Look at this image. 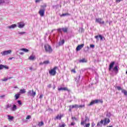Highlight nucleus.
<instances>
[{"mask_svg": "<svg viewBox=\"0 0 127 127\" xmlns=\"http://www.w3.org/2000/svg\"><path fill=\"white\" fill-rule=\"evenodd\" d=\"M46 4H45L42 6H41V8L39 11V14H40V16L43 17L44 16V14H45V10L46 8Z\"/></svg>", "mask_w": 127, "mask_h": 127, "instance_id": "nucleus-1", "label": "nucleus"}, {"mask_svg": "<svg viewBox=\"0 0 127 127\" xmlns=\"http://www.w3.org/2000/svg\"><path fill=\"white\" fill-rule=\"evenodd\" d=\"M44 48L45 49L46 52H47L48 53H52V52L53 51L51 46L48 44L45 45Z\"/></svg>", "mask_w": 127, "mask_h": 127, "instance_id": "nucleus-2", "label": "nucleus"}, {"mask_svg": "<svg viewBox=\"0 0 127 127\" xmlns=\"http://www.w3.org/2000/svg\"><path fill=\"white\" fill-rule=\"evenodd\" d=\"M58 68V67L55 66L53 69H51L49 71V73L51 76H55L56 75V71H57V69Z\"/></svg>", "mask_w": 127, "mask_h": 127, "instance_id": "nucleus-3", "label": "nucleus"}, {"mask_svg": "<svg viewBox=\"0 0 127 127\" xmlns=\"http://www.w3.org/2000/svg\"><path fill=\"white\" fill-rule=\"evenodd\" d=\"M98 103H101V104H103V100H92L90 102L89 104L88 105V106H93V105H95V104H98Z\"/></svg>", "mask_w": 127, "mask_h": 127, "instance_id": "nucleus-4", "label": "nucleus"}, {"mask_svg": "<svg viewBox=\"0 0 127 127\" xmlns=\"http://www.w3.org/2000/svg\"><path fill=\"white\" fill-rule=\"evenodd\" d=\"M12 51L11 50L4 51L0 53L1 56H5L6 55H8V54H11Z\"/></svg>", "mask_w": 127, "mask_h": 127, "instance_id": "nucleus-5", "label": "nucleus"}, {"mask_svg": "<svg viewBox=\"0 0 127 127\" xmlns=\"http://www.w3.org/2000/svg\"><path fill=\"white\" fill-rule=\"evenodd\" d=\"M28 96H30V97L32 96L34 98L35 96H36V92L33 91V90L32 91L29 90L27 93Z\"/></svg>", "mask_w": 127, "mask_h": 127, "instance_id": "nucleus-6", "label": "nucleus"}, {"mask_svg": "<svg viewBox=\"0 0 127 127\" xmlns=\"http://www.w3.org/2000/svg\"><path fill=\"white\" fill-rule=\"evenodd\" d=\"M17 26L19 28H23L25 26V23L23 22H19L17 23Z\"/></svg>", "mask_w": 127, "mask_h": 127, "instance_id": "nucleus-7", "label": "nucleus"}, {"mask_svg": "<svg viewBox=\"0 0 127 127\" xmlns=\"http://www.w3.org/2000/svg\"><path fill=\"white\" fill-rule=\"evenodd\" d=\"M95 21L100 24H104L105 23V21H102V18H96Z\"/></svg>", "mask_w": 127, "mask_h": 127, "instance_id": "nucleus-8", "label": "nucleus"}, {"mask_svg": "<svg viewBox=\"0 0 127 127\" xmlns=\"http://www.w3.org/2000/svg\"><path fill=\"white\" fill-rule=\"evenodd\" d=\"M85 120H82L81 122V126H84V125L86 124V122H89V118L87 117H85Z\"/></svg>", "mask_w": 127, "mask_h": 127, "instance_id": "nucleus-9", "label": "nucleus"}, {"mask_svg": "<svg viewBox=\"0 0 127 127\" xmlns=\"http://www.w3.org/2000/svg\"><path fill=\"white\" fill-rule=\"evenodd\" d=\"M85 120H82L81 122V126H84V125L86 124V122H89V118L87 117H85Z\"/></svg>", "mask_w": 127, "mask_h": 127, "instance_id": "nucleus-10", "label": "nucleus"}, {"mask_svg": "<svg viewBox=\"0 0 127 127\" xmlns=\"http://www.w3.org/2000/svg\"><path fill=\"white\" fill-rule=\"evenodd\" d=\"M85 120H82L81 122V126H84V125L86 124V122H89V118L87 117H85Z\"/></svg>", "mask_w": 127, "mask_h": 127, "instance_id": "nucleus-11", "label": "nucleus"}, {"mask_svg": "<svg viewBox=\"0 0 127 127\" xmlns=\"http://www.w3.org/2000/svg\"><path fill=\"white\" fill-rule=\"evenodd\" d=\"M115 62H112L109 66V70L111 71V70H112V69H113V68H114V66L115 65Z\"/></svg>", "mask_w": 127, "mask_h": 127, "instance_id": "nucleus-12", "label": "nucleus"}, {"mask_svg": "<svg viewBox=\"0 0 127 127\" xmlns=\"http://www.w3.org/2000/svg\"><path fill=\"white\" fill-rule=\"evenodd\" d=\"M95 39H96V40L97 41H99V38H100V40H103V39H104V40H105V38L103 37V36H102L101 35H99V36H95Z\"/></svg>", "mask_w": 127, "mask_h": 127, "instance_id": "nucleus-13", "label": "nucleus"}, {"mask_svg": "<svg viewBox=\"0 0 127 127\" xmlns=\"http://www.w3.org/2000/svg\"><path fill=\"white\" fill-rule=\"evenodd\" d=\"M4 68L5 69H9V67L7 66L6 65H3V64H0V70H2Z\"/></svg>", "mask_w": 127, "mask_h": 127, "instance_id": "nucleus-14", "label": "nucleus"}, {"mask_svg": "<svg viewBox=\"0 0 127 127\" xmlns=\"http://www.w3.org/2000/svg\"><path fill=\"white\" fill-rule=\"evenodd\" d=\"M118 65H116L114 68H113V71L115 74H118L119 73V68H118Z\"/></svg>", "mask_w": 127, "mask_h": 127, "instance_id": "nucleus-15", "label": "nucleus"}, {"mask_svg": "<svg viewBox=\"0 0 127 127\" xmlns=\"http://www.w3.org/2000/svg\"><path fill=\"white\" fill-rule=\"evenodd\" d=\"M16 27V24H12L10 26H8L7 27V28H8V29H13Z\"/></svg>", "mask_w": 127, "mask_h": 127, "instance_id": "nucleus-16", "label": "nucleus"}, {"mask_svg": "<svg viewBox=\"0 0 127 127\" xmlns=\"http://www.w3.org/2000/svg\"><path fill=\"white\" fill-rule=\"evenodd\" d=\"M83 47H84V44H81L78 45L76 47V51H79V50H81V49H82Z\"/></svg>", "mask_w": 127, "mask_h": 127, "instance_id": "nucleus-17", "label": "nucleus"}, {"mask_svg": "<svg viewBox=\"0 0 127 127\" xmlns=\"http://www.w3.org/2000/svg\"><path fill=\"white\" fill-rule=\"evenodd\" d=\"M64 43H65V40L64 39L61 40L59 42V46H62V45H64Z\"/></svg>", "mask_w": 127, "mask_h": 127, "instance_id": "nucleus-18", "label": "nucleus"}, {"mask_svg": "<svg viewBox=\"0 0 127 127\" xmlns=\"http://www.w3.org/2000/svg\"><path fill=\"white\" fill-rule=\"evenodd\" d=\"M104 125H107V124H109L110 122H111V121L109 118H105L104 120Z\"/></svg>", "mask_w": 127, "mask_h": 127, "instance_id": "nucleus-19", "label": "nucleus"}, {"mask_svg": "<svg viewBox=\"0 0 127 127\" xmlns=\"http://www.w3.org/2000/svg\"><path fill=\"white\" fill-rule=\"evenodd\" d=\"M104 120H101L100 122H98L97 123V126L98 127H102L103 126V124H104Z\"/></svg>", "mask_w": 127, "mask_h": 127, "instance_id": "nucleus-20", "label": "nucleus"}, {"mask_svg": "<svg viewBox=\"0 0 127 127\" xmlns=\"http://www.w3.org/2000/svg\"><path fill=\"white\" fill-rule=\"evenodd\" d=\"M70 109H77L78 108V105L75 104L73 105H70L69 106Z\"/></svg>", "mask_w": 127, "mask_h": 127, "instance_id": "nucleus-21", "label": "nucleus"}, {"mask_svg": "<svg viewBox=\"0 0 127 127\" xmlns=\"http://www.w3.org/2000/svg\"><path fill=\"white\" fill-rule=\"evenodd\" d=\"M59 91H68L67 87H61L58 88Z\"/></svg>", "mask_w": 127, "mask_h": 127, "instance_id": "nucleus-22", "label": "nucleus"}, {"mask_svg": "<svg viewBox=\"0 0 127 127\" xmlns=\"http://www.w3.org/2000/svg\"><path fill=\"white\" fill-rule=\"evenodd\" d=\"M38 126L39 127H41L44 126V123H43V121H41L40 122H39V123L38 124Z\"/></svg>", "mask_w": 127, "mask_h": 127, "instance_id": "nucleus-23", "label": "nucleus"}, {"mask_svg": "<svg viewBox=\"0 0 127 127\" xmlns=\"http://www.w3.org/2000/svg\"><path fill=\"white\" fill-rule=\"evenodd\" d=\"M62 31L65 33L66 32H68V28L67 27H64V28H62Z\"/></svg>", "mask_w": 127, "mask_h": 127, "instance_id": "nucleus-24", "label": "nucleus"}, {"mask_svg": "<svg viewBox=\"0 0 127 127\" xmlns=\"http://www.w3.org/2000/svg\"><path fill=\"white\" fill-rule=\"evenodd\" d=\"M87 62V60L85 59H82L79 61V63H86Z\"/></svg>", "mask_w": 127, "mask_h": 127, "instance_id": "nucleus-25", "label": "nucleus"}, {"mask_svg": "<svg viewBox=\"0 0 127 127\" xmlns=\"http://www.w3.org/2000/svg\"><path fill=\"white\" fill-rule=\"evenodd\" d=\"M122 93H123L125 96H126V97H127V91L125 90V89H123L122 90Z\"/></svg>", "mask_w": 127, "mask_h": 127, "instance_id": "nucleus-26", "label": "nucleus"}, {"mask_svg": "<svg viewBox=\"0 0 127 127\" xmlns=\"http://www.w3.org/2000/svg\"><path fill=\"white\" fill-rule=\"evenodd\" d=\"M20 50L21 51H23V52H25V53H27V52H28V51H29V50H28V49H25V48L21 49Z\"/></svg>", "mask_w": 127, "mask_h": 127, "instance_id": "nucleus-27", "label": "nucleus"}, {"mask_svg": "<svg viewBox=\"0 0 127 127\" xmlns=\"http://www.w3.org/2000/svg\"><path fill=\"white\" fill-rule=\"evenodd\" d=\"M29 60L33 61V60H34L35 59V56H30L29 57Z\"/></svg>", "mask_w": 127, "mask_h": 127, "instance_id": "nucleus-28", "label": "nucleus"}, {"mask_svg": "<svg viewBox=\"0 0 127 127\" xmlns=\"http://www.w3.org/2000/svg\"><path fill=\"white\" fill-rule=\"evenodd\" d=\"M11 111H15L16 110V105H13V107L10 108Z\"/></svg>", "mask_w": 127, "mask_h": 127, "instance_id": "nucleus-29", "label": "nucleus"}, {"mask_svg": "<svg viewBox=\"0 0 127 127\" xmlns=\"http://www.w3.org/2000/svg\"><path fill=\"white\" fill-rule=\"evenodd\" d=\"M80 78H81V75H77L75 78V81H76V82H79L80 80Z\"/></svg>", "mask_w": 127, "mask_h": 127, "instance_id": "nucleus-30", "label": "nucleus"}, {"mask_svg": "<svg viewBox=\"0 0 127 127\" xmlns=\"http://www.w3.org/2000/svg\"><path fill=\"white\" fill-rule=\"evenodd\" d=\"M26 91H25V89H21L20 90V92H19L20 94H24L25 93H26Z\"/></svg>", "mask_w": 127, "mask_h": 127, "instance_id": "nucleus-31", "label": "nucleus"}, {"mask_svg": "<svg viewBox=\"0 0 127 127\" xmlns=\"http://www.w3.org/2000/svg\"><path fill=\"white\" fill-rule=\"evenodd\" d=\"M66 15H70V14L68 13H63V14L61 15L60 16L62 17L63 16H66Z\"/></svg>", "mask_w": 127, "mask_h": 127, "instance_id": "nucleus-32", "label": "nucleus"}, {"mask_svg": "<svg viewBox=\"0 0 127 127\" xmlns=\"http://www.w3.org/2000/svg\"><path fill=\"white\" fill-rule=\"evenodd\" d=\"M8 121H12L13 120V117L8 115Z\"/></svg>", "mask_w": 127, "mask_h": 127, "instance_id": "nucleus-33", "label": "nucleus"}, {"mask_svg": "<svg viewBox=\"0 0 127 127\" xmlns=\"http://www.w3.org/2000/svg\"><path fill=\"white\" fill-rule=\"evenodd\" d=\"M66 126V125H65V123H63L62 124H59V127H65Z\"/></svg>", "mask_w": 127, "mask_h": 127, "instance_id": "nucleus-34", "label": "nucleus"}, {"mask_svg": "<svg viewBox=\"0 0 127 127\" xmlns=\"http://www.w3.org/2000/svg\"><path fill=\"white\" fill-rule=\"evenodd\" d=\"M49 63H50V62H49V60L46 61H44V64L45 65H47V64H49Z\"/></svg>", "mask_w": 127, "mask_h": 127, "instance_id": "nucleus-35", "label": "nucleus"}, {"mask_svg": "<svg viewBox=\"0 0 127 127\" xmlns=\"http://www.w3.org/2000/svg\"><path fill=\"white\" fill-rule=\"evenodd\" d=\"M17 103L18 104L19 106L20 107L22 105V103L21 102V101L20 100H18L17 101Z\"/></svg>", "mask_w": 127, "mask_h": 127, "instance_id": "nucleus-36", "label": "nucleus"}, {"mask_svg": "<svg viewBox=\"0 0 127 127\" xmlns=\"http://www.w3.org/2000/svg\"><path fill=\"white\" fill-rule=\"evenodd\" d=\"M78 108L79 109H82V108H85V105H78Z\"/></svg>", "mask_w": 127, "mask_h": 127, "instance_id": "nucleus-37", "label": "nucleus"}, {"mask_svg": "<svg viewBox=\"0 0 127 127\" xmlns=\"http://www.w3.org/2000/svg\"><path fill=\"white\" fill-rule=\"evenodd\" d=\"M11 107H12V105H11V104H8L6 106V109H7L9 108H11Z\"/></svg>", "mask_w": 127, "mask_h": 127, "instance_id": "nucleus-38", "label": "nucleus"}, {"mask_svg": "<svg viewBox=\"0 0 127 127\" xmlns=\"http://www.w3.org/2000/svg\"><path fill=\"white\" fill-rule=\"evenodd\" d=\"M116 88L117 89V90H118V91H121L122 90V87L119 86H116Z\"/></svg>", "mask_w": 127, "mask_h": 127, "instance_id": "nucleus-39", "label": "nucleus"}, {"mask_svg": "<svg viewBox=\"0 0 127 127\" xmlns=\"http://www.w3.org/2000/svg\"><path fill=\"white\" fill-rule=\"evenodd\" d=\"M25 33H26L25 32H18V34H19L20 35H23V34H25Z\"/></svg>", "mask_w": 127, "mask_h": 127, "instance_id": "nucleus-40", "label": "nucleus"}, {"mask_svg": "<svg viewBox=\"0 0 127 127\" xmlns=\"http://www.w3.org/2000/svg\"><path fill=\"white\" fill-rule=\"evenodd\" d=\"M79 32H81V33H82V32H84V30L83 28H80L79 29Z\"/></svg>", "mask_w": 127, "mask_h": 127, "instance_id": "nucleus-41", "label": "nucleus"}, {"mask_svg": "<svg viewBox=\"0 0 127 127\" xmlns=\"http://www.w3.org/2000/svg\"><path fill=\"white\" fill-rule=\"evenodd\" d=\"M5 2V1H4V0H0V4H3Z\"/></svg>", "mask_w": 127, "mask_h": 127, "instance_id": "nucleus-42", "label": "nucleus"}, {"mask_svg": "<svg viewBox=\"0 0 127 127\" xmlns=\"http://www.w3.org/2000/svg\"><path fill=\"white\" fill-rule=\"evenodd\" d=\"M56 120H61V116L60 115H58L56 118Z\"/></svg>", "mask_w": 127, "mask_h": 127, "instance_id": "nucleus-43", "label": "nucleus"}, {"mask_svg": "<svg viewBox=\"0 0 127 127\" xmlns=\"http://www.w3.org/2000/svg\"><path fill=\"white\" fill-rule=\"evenodd\" d=\"M19 96H20V94L19 92L16 94V100H17L19 98Z\"/></svg>", "mask_w": 127, "mask_h": 127, "instance_id": "nucleus-44", "label": "nucleus"}, {"mask_svg": "<svg viewBox=\"0 0 127 127\" xmlns=\"http://www.w3.org/2000/svg\"><path fill=\"white\" fill-rule=\"evenodd\" d=\"M30 119H31V116L28 115L26 118V120H29Z\"/></svg>", "mask_w": 127, "mask_h": 127, "instance_id": "nucleus-45", "label": "nucleus"}, {"mask_svg": "<svg viewBox=\"0 0 127 127\" xmlns=\"http://www.w3.org/2000/svg\"><path fill=\"white\" fill-rule=\"evenodd\" d=\"M90 48H95V45H93V44L90 45Z\"/></svg>", "mask_w": 127, "mask_h": 127, "instance_id": "nucleus-46", "label": "nucleus"}, {"mask_svg": "<svg viewBox=\"0 0 127 127\" xmlns=\"http://www.w3.org/2000/svg\"><path fill=\"white\" fill-rule=\"evenodd\" d=\"M7 80H8V78H4V79H1V81H4V82H6V81H7Z\"/></svg>", "mask_w": 127, "mask_h": 127, "instance_id": "nucleus-47", "label": "nucleus"}, {"mask_svg": "<svg viewBox=\"0 0 127 127\" xmlns=\"http://www.w3.org/2000/svg\"><path fill=\"white\" fill-rule=\"evenodd\" d=\"M90 123H88L87 124L85 125V127H90Z\"/></svg>", "mask_w": 127, "mask_h": 127, "instance_id": "nucleus-48", "label": "nucleus"}, {"mask_svg": "<svg viewBox=\"0 0 127 127\" xmlns=\"http://www.w3.org/2000/svg\"><path fill=\"white\" fill-rule=\"evenodd\" d=\"M42 0H36L35 2L37 3L38 2H40Z\"/></svg>", "mask_w": 127, "mask_h": 127, "instance_id": "nucleus-49", "label": "nucleus"}, {"mask_svg": "<svg viewBox=\"0 0 127 127\" xmlns=\"http://www.w3.org/2000/svg\"><path fill=\"white\" fill-rule=\"evenodd\" d=\"M62 28H60L58 29V31H59V32H62Z\"/></svg>", "mask_w": 127, "mask_h": 127, "instance_id": "nucleus-50", "label": "nucleus"}, {"mask_svg": "<svg viewBox=\"0 0 127 127\" xmlns=\"http://www.w3.org/2000/svg\"><path fill=\"white\" fill-rule=\"evenodd\" d=\"M124 0H116V2H121V1H122Z\"/></svg>", "mask_w": 127, "mask_h": 127, "instance_id": "nucleus-51", "label": "nucleus"}, {"mask_svg": "<svg viewBox=\"0 0 127 127\" xmlns=\"http://www.w3.org/2000/svg\"><path fill=\"white\" fill-rule=\"evenodd\" d=\"M43 97V95L41 94V95H40V96H39V99H42Z\"/></svg>", "mask_w": 127, "mask_h": 127, "instance_id": "nucleus-52", "label": "nucleus"}, {"mask_svg": "<svg viewBox=\"0 0 127 127\" xmlns=\"http://www.w3.org/2000/svg\"><path fill=\"white\" fill-rule=\"evenodd\" d=\"M70 126H75V122H72L70 124Z\"/></svg>", "mask_w": 127, "mask_h": 127, "instance_id": "nucleus-53", "label": "nucleus"}, {"mask_svg": "<svg viewBox=\"0 0 127 127\" xmlns=\"http://www.w3.org/2000/svg\"><path fill=\"white\" fill-rule=\"evenodd\" d=\"M12 59H14V57L9 58L8 60H12Z\"/></svg>", "mask_w": 127, "mask_h": 127, "instance_id": "nucleus-54", "label": "nucleus"}, {"mask_svg": "<svg viewBox=\"0 0 127 127\" xmlns=\"http://www.w3.org/2000/svg\"><path fill=\"white\" fill-rule=\"evenodd\" d=\"M95 123H94V122H93V123H92V127H95Z\"/></svg>", "mask_w": 127, "mask_h": 127, "instance_id": "nucleus-55", "label": "nucleus"}, {"mask_svg": "<svg viewBox=\"0 0 127 127\" xmlns=\"http://www.w3.org/2000/svg\"><path fill=\"white\" fill-rule=\"evenodd\" d=\"M71 72H73V73H76V70H75V69H72Z\"/></svg>", "mask_w": 127, "mask_h": 127, "instance_id": "nucleus-56", "label": "nucleus"}, {"mask_svg": "<svg viewBox=\"0 0 127 127\" xmlns=\"http://www.w3.org/2000/svg\"><path fill=\"white\" fill-rule=\"evenodd\" d=\"M19 54H20V55H23L24 53L23 52H20Z\"/></svg>", "mask_w": 127, "mask_h": 127, "instance_id": "nucleus-57", "label": "nucleus"}, {"mask_svg": "<svg viewBox=\"0 0 127 127\" xmlns=\"http://www.w3.org/2000/svg\"><path fill=\"white\" fill-rule=\"evenodd\" d=\"M55 88H56V86H55V85H54L53 87V90H55Z\"/></svg>", "mask_w": 127, "mask_h": 127, "instance_id": "nucleus-58", "label": "nucleus"}, {"mask_svg": "<svg viewBox=\"0 0 127 127\" xmlns=\"http://www.w3.org/2000/svg\"><path fill=\"white\" fill-rule=\"evenodd\" d=\"M48 88H51V84L48 85Z\"/></svg>", "mask_w": 127, "mask_h": 127, "instance_id": "nucleus-59", "label": "nucleus"}, {"mask_svg": "<svg viewBox=\"0 0 127 127\" xmlns=\"http://www.w3.org/2000/svg\"><path fill=\"white\" fill-rule=\"evenodd\" d=\"M12 76H10L9 77L7 78L8 80L9 79H12Z\"/></svg>", "mask_w": 127, "mask_h": 127, "instance_id": "nucleus-60", "label": "nucleus"}, {"mask_svg": "<svg viewBox=\"0 0 127 127\" xmlns=\"http://www.w3.org/2000/svg\"><path fill=\"white\" fill-rule=\"evenodd\" d=\"M43 64H44V62L40 63V65H43Z\"/></svg>", "mask_w": 127, "mask_h": 127, "instance_id": "nucleus-61", "label": "nucleus"}, {"mask_svg": "<svg viewBox=\"0 0 127 127\" xmlns=\"http://www.w3.org/2000/svg\"><path fill=\"white\" fill-rule=\"evenodd\" d=\"M29 69H30V70H33V68H32V66L30 67H29Z\"/></svg>", "mask_w": 127, "mask_h": 127, "instance_id": "nucleus-62", "label": "nucleus"}, {"mask_svg": "<svg viewBox=\"0 0 127 127\" xmlns=\"http://www.w3.org/2000/svg\"><path fill=\"white\" fill-rule=\"evenodd\" d=\"M4 95H1V96H0V98H4Z\"/></svg>", "mask_w": 127, "mask_h": 127, "instance_id": "nucleus-63", "label": "nucleus"}, {"mask_svg": "<svg viewBox=\"0 0 127 127\" xmlns=\"http://www.w3.org/2000/svg\"><path fill=\"white\" fill-rule=\"evenodd\" d=\"M14 98H15V100H16V94H15Z\"/></svg>", "mask_w": 127, "mask_h": 127, "instance_id": "nucleus-64", "label": "nucleus"}]
</instances>
